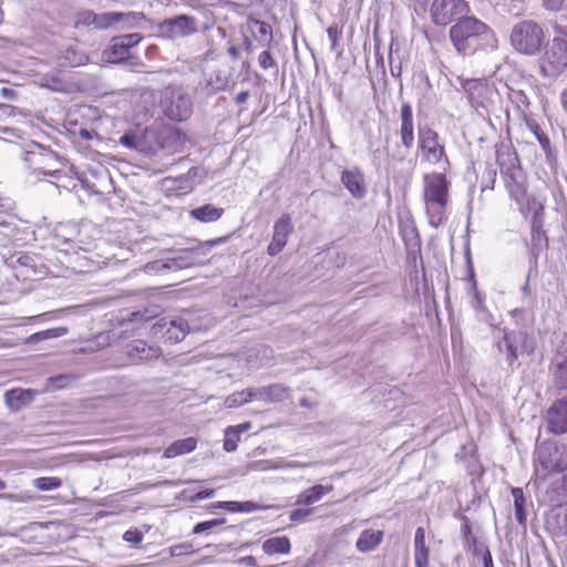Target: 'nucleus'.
<instances>
[{
    "label": "nucleus",
    "instance_id": "obj_1",
    "mask_svg": "<svg viewBox=\"0 0 567 567\" xmlns=\"http://www.w3.org/2000/svg\"><path fill=\"white\" fill-rule=\"evenodd\" d=\"M450 182L443 173H430L423 176V200L429 224L437 228L446 220Z\"/></svg>",
    "mask_w": 567,
    "mask_h": 567
},
{
    "label": "nucleus",
    "instance_id": "obj_2",
    "mask_svg": "<svg viewBox=\"0 0 567 567\" xmlns=\"http://www.w3.org/2000/svg\"><path fill=\"white\" fill-rule=\"evenodd\" d=\"M491 34L488 27L474 17L464 16L450 29V39L456 51L463 55L473 54L481 41Z\"/></svg>",
    "mask_w": 567,
    "mask_h": 567
},
{
    "label": "nucleus",
    "instance_id": "obj_3",
    "mask_svg": "<svg viewBox=\"0 0 567 567\" xmlns=\"http://www.w3.org/2000/svg\"><path fill=\"white\" fill-rule=\"evenodd\" d=\"M537 477L550 474H565L567 471V445L547 440L536 445L534 452Z\"/></svg>",
    "mask_w": 567,
    "mask_h": 567
},
{
    "label": "nucleus",
    "instance_id": "obj_4",
    "mask_svg": "<svg viewBox=\"0 0 567 567\" xmlns=\"http://www.w3.org/2000/svg\"><path fill=\"white\" fill-rule=\"evenodd\" d=\"M462 87L467 94L471 105L480 114H494L501 110V94L497 89L483 79H466Z\"/></svg>",
    "mask_w": 567,
    "mask_h": 567
},
{
    "label": "nucleus",
    "instance_id": "obj_5",
    "mask_svg": "<svg viewBox=\"0 0 567 567\" xmlns=\"http://www.w3.org/2000/svg\"><path fill=\"white\" fill-rule=\"evenodd\" d=\"M513 48L523 54L535 55L539 52L544 40L543 27L534 20H523L516 23L509 35Z\"/></svg>",
    "mask_w": 567,
    "mask_h": 567
},
{
    "label": "nucleus",
    "instance_id": "obj_6",
    "mask_svg": "<svg viewBox=\"0 0 567 567\" xmlns=\"http://www.w3.org/2000/svg\"><path fill=\"white\" fill-rule=\"evenodd\" d=\"M539 69L542 74L548 78H557L567 69L566 39L555 37L544 45Z\"/></svg>",
    "mask_w": 567,
    "mask_h": 567
},
{
    "label": "nucleus",
    "instance_id": "obj_7",
    "mask_svg": "<svg viewBox=\"0 0 567 567\" xmlns=\"http://www.w3.org/2000/svg\"><path fill=\"white\" fill-rule=\"evenodd\" d=\"M226 238H217L199 243L194 247L168 250L171 256L166 257L168 271H177L197 266L202 262V258L207 256L216 245L224 243Z\"/></svg>",
    "mask_w": 567,
    "mask_h": 567
},
{
    "label": "nucleus",
    "instance_id": "obj_8",
    "mask_svg": "<svg viewBox=\"0 0 567 567\" xmlns=\"http://www.w3.org/2000/svg\"><path fill=\"white\" fill-rule=\"evenodd\" d=\"M542 477L539 502L550 507H560L567 502V474H550Z\"/></svg>",
    "mask_w": 567,
    "mask_h": 567
},
{
    "label": "nucleus",
    "instance_id": "obj_9",
    "mask_svg": "<svg viewBox=\"0 0 567 567\" xmlns=\"http://www.w3.org/2000/svg\"><path fill=\"white\" fill-rule=\"evenodd\" d=\"M417 147L423 162L439 164L442 159L449 163L445 147L440 143L439 134L429 125L417 128Z\"/></svg>",
    "mask_w": 567,
    "mask_h": 567
},
{
    "label": "nucleus",
    "instance_id": "obj_10",
    "mask_svg": "<svg viewBox=\"0 0 567 567\" xmlns=\"http://www.w3.org/2000/svg\"><path fill=\"white\" fill-rule=\"evenodd\" d=\"M468 12L467 2L464 0H433L430 7V16L436 25L455 23Z\"/></svg>",
    "mask_w": 567,
    "mask_h": 567
},
{
    "label": "nucleus",
    "instance_id": "obj_11",
    "mask_svg": "<svg viewBox=\"0 0 567 567\" xmlns=\"http://www.w3.org/2000/svg\"><path fill=\"white\" fill-rule=\"evenodd\" d=\"M518 347L522 351L533 352V340L524 331H507L504 330L503 339L497 342L498 352L505 355V360L511 369L518 359Z\"/></svg>",
    "mask_w": 567,
    "mask_h": 567
},
{
    "label": "nucleus",
    "instance_id": "obj_12",
    "mask_svg": "<svg viewBox=\"0 0 567 567\" xmlns=\"http://www.w3.org/2000/svg\"><path fill=\"white\" fill-rule=\"evenodd\" d=\"M158 32L171 40L190 37L198 32V20L187 14L168 18L158 24Z\"/></svg>",
    "mask_w": 567,
    "mask_h": 567
},
{
    "label": "nucleus",
    "instance_id": "obj_13",
    "mask_svg": "<svg viewBox=\"0 0 567 567\" xmlns=\"http://www.w3.org/2000/svg\"><path fill=\"white\" fill-rule=\"evenodd\" d=\"M59 156L55 152L45 148L40 144H34L31 150L24 153L23 161L34 171H39L43 175L56 176L60 171L53 168Z\"/></svg>",
    "mask_w": 567,
    "mask_h": 567
},
{
    "label": "nucleus",
    "instance_id": "obj_14",
    "mask_svg": "<svg viewBox=\"0 0 567 567\" xmlns=\"http://www.w3.org/2000/svg\"><path fill=\"white\" fill-rule=\"evenodd\" d=\"M142 39L143 38L140 33L114 37L111 40L109 49L105 51L109 62H122L127 55H130V50L137 45Z\"/></svg>",
    "mask_w": 567,
    "mask_h": 567
},
{
    "label": "nucleus",
    "instance_id": "obj_15",
    "mask_svg": "<svg viewBox=\"0 0 567 567\" xmlns=\"http://www.w3.org/2000/svg\"><path fill=\"white\" fill-rule=\"evenodd\" d=\"M293 231V225L289 214H282L274 225L271 243L267 247L270 256L278 255L286 246L288 237Z\"/></svg>",
    "mask_w": 567,
    "mask_h": 567
},
{
    "label": "nucleus",
    "instance_id": "obj_16",
    "mask_svg": "<svg viewBox=\"0 0 567 567\" xmlns=\"http://www.w3.org/2000/svg\"><path fill=\"white\" fill-rule=\"evenodd\" d=\"M155 333L164 332L166 338L173 342H179L189 331L188 322L184 318H162L153 324Z\"/></svg>",
    "mask_w": 567,
    "mask_h": 567
},
{
    "label": "nucleus",
    "instance_id": "obj_17",
    "mask_svg": "<svg viewBox=\"0 0 567 567\" xmlns=\"http://www.w3.org/2000/svg\"><path fill=\"white\" fill-rule=\"evenodd\" d=\"M547 430L554 434L567 432V398L556 400L547 411Z\"/></svg>",
    "mask_w": 567,
    "mask_h": 567
},
{
    "label": "nucleus",
    "instance_id": "obj_18",
    "mask_svg": "<svg viewBox=\"0 0 567 567\" xmlns=\"http://www.w3.org/2000/svg\"><path fill=\"white\" fill-rule=\"evenodd\" d=\"M543 226V208L539 207L532 218L530 254L535 259L538 258L539 254L548 247V238Z\"/></svg>",
    "mask_w": 567,
    "mask_h": 567
},
{
    "label": "nucleus",
    "instance_id": "obj_19",
    "mask_svg": "<svg viewBox=\"0 0 567 567\" xmlns=\"http://www.w3.org/2000/svg\"><path fill=\"white\" fill-rule=\"evenodd\" d=\"M193 104L184 94H173L169 102L165 104V115L173 121H185L192 115Z\"/></svg>",
    "mask_w": 567,
    "mask_h": 567
},
{
    "label": "nucleus",
    "instance_id": "obj_20",
    "mask_svg": "<svg viewBox=\"0 0 567 567\" xmlns=\"http://www.w3.org/2000/svg\"><path fill=\"white\" fill-rule=\"evenodd\" d=\"M401 126L399 131L402 146L410 151L414 144V120L413 110L410 103L404 102L400 109Z\"/></svg>",
    "mask_w": 567,
    "mask_h": 567
},
{
    "label": "nucleus",
    "instance_id": "obj_21",
    "mask_svg": "<svg viewBox=\"0 0 567 567\" xmlns=\"http://www.w3.org/2000/svg\"><path fill=\"white\" fill-rule=\"evenodd\" d=\"M496 162L499 166L501 174L507 176L513 183H517V174L519 172V161L515 151L509 147L496 151Z\"/></svg>",
    "mask_w": 567,
    "mask_h": 567
},
{
    "label": "nucleus",
    "instance_id": "obj_22",
    "mask_svg": "<svg viewBox=\"0 0 567 567\" xmlns=\"http://www.w3.org/2000/svg\"><path fill=\"white\" fill-rule=\"evenodd\" d=\"M162 351L158 347L148 346L144 340H134L126 346L127 357L135 363L157 359Z\"/></svg>",
    "mask_w": 567,
    "mask_h": 567
},
{
    "label": "nucleus",
    "instance_id": "obj_23",
    "mask_svg": "<svg viewBox=\"0 0 567 567\" xmlns=\"http://www.w3.org/2000/svg\"><path fill=\"white\" fill-rule=\"evenodd\" d=\"M341 182L354 198L361 199L365 196L364 176L360 171L344 169L341 173Z\"/></svg>",
    "mask_w": 567,
    "mask_h": 567
},
{
    "label": "nucleus",
    "instance_id": "obj_24",
    "mask_svg": "<svg viewBox=\"0 0 567 567\" xmlns=\"http://www.w3.org/2000/svg\"><path fill=\"white\" fill-rule=\"evenodd\" d=\"M313 463L287 462L284 458L259 460L250 462L247 467L250 471H270L285 468H306L312 466Z\"/></svg>",
    "mask_w": 567,
    "mask_h": 567
},
{
    "label": "nucleus",
    "instance_id": "obj_25",
    "mask_svg": "<svg viewBox=\"0 0 567 567\" xmlns=\"http://www.w3.org/2000/svg\"><path fill=\"white\" fill-rule=\"evenodd\" d=\"M141 19V16L135 12L122 13V12H104L96 13L95 27L97 29H106L117 22L125 21L128 24L136 23Z\"/></svg>",
    "mask_w": 567,
    "mask_h": 567
},
{
    "label": "nucleus",
    "instance_id": "obj_26",
    "mask_svg": "<svg viewBox=\"0 0 567 567\" xmlns=\"http://www.w3.org/2000/svg\"><path fill=\"white\" fill-rule=\"evenodd\" d=\"M383 535L382 530L364 529L357 539L355 548L360 553L372 551L382 543Z\"/></svg>",
    "mask_w": 567,
    "mask_h": 567
},
{
    "label": "nucleus",
    "instance_id": "obj_27",
    "mask_svg": "<svg viewBox=\"0 0 567 567\" xmlns=\"http://www.w3.org/2000/svg\"><path fill=\"white\" fill-rule=\"evenodd\" d=\"M430 549L425 545V530L423 527H417L414 536V559L415 567L429 566Z\"/></svg>",
    "mask_w": 567,
    "mask_h": 567
},
{
    "label": "nucleus",
    "instance_id": "obj_28",
    "mask_svg": "<svg viewBox=\"0 0 567 567\" xmlns=\"http://www.w3.org/2000/svg\"><path fill=\"white\" fill-rule=\"evenodd\" d=\"M224 215V208L212 204H205L189 212V216L200 223H214Z\"/></svg>",
    "mask_w": 567,
    "mask_h": 567
},
{
    "label": "nucleus",
    "instance_id": "obj_29",
    "mask_svg": "<svg viewBox=\"0 0 567 567\" xmlns=\"http://www.w3.org/2000/svg\"><path fill=\"white\" fill-rule=\"evenodd\" d=\"M196 444L197 442L194 437L177 440L165 449L163 456L166 458H173L182 454L190 453L196 449Z\"/></svg>",
    "mask_w": 567,
    "mask_h": 567
},
{
    "label": "nucleus",
    "instance_id": "obj_30",
    "mask_svg": "<svg viewBox=\"0 0 567 567\" xmlns=\"http://www.w3.org/2000/svg\"><path fill=\"white\" fill-rule=\"evenodd\" d=\"M290 548V540L286 536L272 537L262 543V550L268 555L288 554Z\"/></svg>",
    "mask_w": 567,
    "mask_h": 567
},
{
    "label": "nucleus",
    "instance_id": "obj_31",
    "mask_svg": "<svg viewBox=\"0 0 567 567\" xmlns=\"http://www.w3.org/2000/svg\"><path fill=\"white\" fill-rule=\"evenodd\" d=\"M332 489V486H322V485H315L306 491H303L297 498V504L299 505H310L313 504L322 498V496L330 492Z\"/></svg>",
    "mask_w": 567,
    "mask_h": 567
},
{
    "label": "nucleus",
    "instance_id": "obj_32",
    "mask_svg": "<svg viewBox=\"0 0 567 567\" xmlns=\"http://www.w3.org/2000/svg\"><path fill=\"white\" fill-rule=\"evenodd\" d=\"M511 102L515 105L519 115L524 118L527 117L530 107V100L528 94L523 90L511 89L508 93Z\"/></svg>",
    "mask_w": 567,
    "mask_h": 567
},
{
    "label": "nucleus",
    "instance_id": "obj_33",
    "mask_svg": "<svg viewBox=\"0 0 567 567\" xmlns=\"http://www.w3.org/2000/svg\"><path fill=\"white\" fill-rule=\"evenodd\" d=\"M547 526L553 529L556 535H567V507L549 515L547 517Z\"/></svg>",
    "mask_w": 567,
    "mask_h": 567
},
{
    "label": "nucleus",
    "instance_id": "obj_34",
    "mask_svg": "<svg viewBox=\"0 0 567 567\" xmlns=\"http://www.w3.org/2000/svg\"><path fill=\"white\" fill-rule=\"evenodd\" d=\"M252 34L262 43L269 44L272 41V30L270 24L252 19L249 22Z\"/></svg>",
    "mask_w": 567,
    "mask_h": 567
},
{
    "label": "nucleus",
    "instance_id": "obj_35",
    "mask_svg": "<svg viewBox=\"0 0 567 567\" xmlns=\"http://www.w3.org/2000/svg\"><path fill=\"white\" fill-rule=\"evenodd\" d=\"M512 495L514 498V508H515V518L517 523L522 526L526 525V498L524 496V492L519 487H514L512 489Z\"/></svg>",
    "mask_w": 567,
    "mask_h": 567
},
{
    "label": "nucleus",
    "instance_id": "obj_36",
    "mask_svg": "<svg viewBox=\"0 0 567 567\" xmlns=\"http://www.w3.org/2000/svg\"><path fill=\"white\" fill-rule=\"evenodd\" d=\"M66 333H68V329L65 327L51 328V329H47V330L31 334L27 339V343L35 344L38 342H41V341H44L48 339H55V338L63 337Z\"/></svg>",
    "mask_w": 567,
    "mask_h": 567
},
{
    "label": "nucleus",
    "instance_id": "obj_37",
    "mask_svg": "<svg viewBox=\"0 0 567 567\" xmlns=\"http://www.w3.org/2000/svg\"><path fill=\"white\" fill-rule=\"evenodd\" d=\"M6 400L10 409L19 410L22 404L31 400L30 390H13L6 393Z\"/></svg>",
    "mask_w": 567,
    "mask_h": 567
},
{
    "label": "nucleus",
    "instance_id": "obj_38",
    "mask_svg": "<svg viewBox=\"0 0 567 567\" xmlns=\"http://www.w3.org/2000/svg\"><path fill=\"white\" fill-rule=\"evenodd\" d=\"M290 389L280 383H274L267 386V403H278L289 396Z\"/></svg>",
    "mask_w": 567,
    "mask_h": 567
},
{
    "label": "nucleus",
    "instance_id": "obj_39",
    "mask_svg": "<svg viewBox=\"0 0 567 567\" xmlns=\"http://www.w3.org/2000/svg\"><path fill=\"white\" fill-rule=\"evenodd\" d=\"M247 389H245L243 391H237L229 394L224 401L225 406L227 409H234L241 406L245 403H248L249 398L247 396Z\"/></svg>",
    "mask_w": 567,
    "mask_h": 567
},
{
    "label": "nucleus",
    "instance_id": "obj_40",
    "mask_svg": "<svg viewBox=\"0 0 567 567\" xmlns=\"http://www.w3.org/2000/svg\"><path fill=\"white\" fill-rule=\"evenodd\" d=\"M471 292L473 293L472 307L476 312L485 311L484 298L477 290V284L474 277V271L471 269Z\"/></svg>",
    "mask_w": 567,
    "mask_h": 567
},
{
    "label": "nucleus",
    "instance_id": "obj_41",
    "mask_svg": "<svg viewBox=\"0 0 567 567\" xmlns=\"http://www.w3.org/2000/svg\"><path fill=\"white\" fill-rule=\"evenodd\" d=\"M33 485L40 491H53L61 487L62 481L59 477H38Z\"/></svg>",
    "mask_w": 567,
    "mask_h": 567
},
{
    "label": "nucleus",
    "instance_id": "obj_42",
    "mask_svg": "<svg viewBox=\"0 0 567 567\" xmlns=\"http://www.w3.org/2000/svg\"><path fill=\"white\" fill-rule=\"evenodd\" d=\"M554 383L556 386L567 390V360L557 364L554 372Z\"/></svg>",
    "mask_w": 567,
    "mask_h": 567
},
{
    "label": "nucleus",
    "instance_id": "obj_43",
    "mask_svg": "<svg viewBox=\"0 0 567 567\" xmlns=\"http://www.w3.org/2000/svg\"><path fill=\"white\" fill-rule=\"evenodd\" d=\"M238 441H239L238 431L227 427L225 430L224 450L226 452L236 451Z\"/></svg>",
    "mask_w": 567,
    "mask_h": 567
},
{
    "label": "nucleus",
    "instance_id": "obj_44",
    "mask_svg": "<svg viewBox=\"0 0 567 567\" xmlns=\"http://www.w3.org/2000/svg\"><path fill=\"white\" fill-rule=\"evenodd\" d=\"M229 83V76L226 73H221V71H217L215 78L213 75L208 80V84L212 86L214 91H221L227 87Z\"/></svg>",
    "mask_w": 567,
    "mask_h": 567
},
{
    "label": "nucleus",
    "instance_id": "obj_45",
    "mask_svg": "<svg viewBox=\"0 0 567 567\" xmlns=\"http://www.w3.org/2000/svg\"><path fill=\"white\" fill-rule=\"evenodd\" d=\"M225 522H226L225 518H216V519H212V520L200 522L194 526L193 533L202 534L205 532H209L213 528H215L219 525H223Z\"/></svg>",
    "mask_w": 567,
    "mask_h": 567
},
{
    "label": "nucleus",
    "instance_id": "obj_46",
    "mask_svg": "<svg viewBox=\"0 0 567 567\" xmlns=\"http://www.w3.org/2000/svg\"><path fill=\"white\" fill-rule=\"evenodd\" d=\"M144 271L150 275L162 272V271H168L166 258H162L158 260L147 262L144 266Z\"/></svg>",
    "mask_w": 567,
    "mask_h": 567
},
{
    "label": "nucleus",
    "instance_id": "obj_47",
    "mask_svg": "<svg viewBox=\"0 0 567 567\" xmlns=\"http://www.w3.org/2000/svg\"><path fill=\"white\" fill-rule=\"evenodd\" d=\"M120 143L131 150L140 148V138L135 133H125L121 136Z\"/></svg>",
    "mask_w": 567,
    "mask_h": 567
},
{
    "label": "nucleus",
    "instance_id": "obj_48",
    "mask_svg": "<svg viewBox=\"0 0 567 567\" xmlns=\"http://www.w3.org/2000/svg\"><path fill=\"white\" fill-rule=\"evenodd\" d=\"M13 228L7 220L0 219V246H6L12 236Z\"/></svg>",
    "mask_w": 567,
    "mask_h": 567
},
{
    "label": "nucleus",
    "instance_id": "obj_49",
    "mask_svg": "<svg viewBox=\"0 0 567 567\" xmlns=\"http://www.w3.org/2000/svg\"><path fill=\"white\" fill-rule=\"evenodd\" d=\"M258 63L264 70L271 68L277 70V63L269 51H262L258 55Z\"/></svg>",
    "mask_w": 567,
    "mask_h": 567
},
{
    "label": "nucleus",
    "instance_id": "obj_50",
    "mask_svg": "<svg viewBox=\"0 0 567 567\" xmlns=\"http://www.w3.org/2000/svg\"><path fill=\"white\" fill-rule=\"evenodd\" d=\"M315 508H297L290 513V520L295 523L305 522L310 515H312Z\"/></svg>",
    "mask_w": 567,
    "mask_h": 567
},
{
    "label": "nucleus",
    "instance_id": "obj_51",
    "mask_svg": "<svg viewBox=\"0 0 567 567\" xmlns=\"http://www.w3.org/2000/svg\"><path fill=\"white\" fill-rule=\"evenodd\" d=\"M96 13L91 10H83L78 13L76 24L95 25Z\"/></svg>",
    "mask_w": 567,
    "mask_h": 567
},
{
    "label": "nucleus",
    "instance_id": "obj_52",
    "mask_svg": "<svg viewBox=\"0 0 567 567\" xmlns=\"http://www.w3.org/2000/svg\"><path fill=\"white\" fill-rule=\"evenodd\" d=\"M247 396L249 402L252 400H259L267 403V386L249 388L247 389Z\"/></svg>",
    "mask_w": 567,
    "mask_h": 567
},
{
    "label": "nucleus",
    "instance_id": "obj_53",
    "mask_svg": "<svg viewBox=\"0 0 567 567\" xmlns=\"http://www.w3.org/2000/svg\"><path fill=\"white\" fill-rule=\"evenodd\" d=\"M121 63L134 72H138L144 66V63L138 58L132 56L131 54L127 55Z\"/></svg>",
    "mask_w": 567,
    "mask_h": 567
},
{
    "label": "nucleus",
    "instance_id": "obj_54",
    "mask_svg": "<svg viewBox=\"0 0 567 567\" xmlns=\"http://www.w3.org/2000/svg\"><path fill=\"white\" fill-rule=\"evenodd\" d=\"M190 553H194L193 545L190 543H182L171 548L172 556H182Z\"/></svg>",
    "mask_w": 567,
    "mask_h": 567
},
{
    "label": "nucleus",
    "instance_id": "obj_55",
    "mask_svg": "<svg viewBox=\"0 0 567 567\" xmlns=\"http://www.w3.org/2000/svg\"><path fill=\"white\" fill-rule=\"evenodd\" d=\"M327 33L329 37V40L331 41V50L336 51L338 48V42L341 37V31L338 29L337 25H330L327 29Z\"/></svg>",
    "mask_w": 567,
    "mask_h": 567
},
{
    "label": "nucleus",
    "instance_id": "obj_56",
    "mask_svg": "<svg viewBox=\"0 0 567 567\" xmlns=\"http://www.w3.org/2000/svg\"><path fill=\"white\" fill-rule=\"evenodd\" d=\"M535 136L537 137L542 148L545 151L546 154L550 152V141L546 134H544L542 131H539V127L536 125L534 130Z\"/></svg>",
    "mask_w": 567,
    "mask_h": 567
},
{
    "label": "nucleus",
    "instance_id": "obj_57",
    "mask_svg": "<svg viewBox=\"0 0 567 567\" xmlns=\"http://www.w3.org/2000/svg\"><path fill=\"white\" fill-rule=\"evenodd\" d=\"M123 539L127 543L140 544L143 540V534L137 529H128L124 533Z\"/></svg>",
    "mask_w": 567,
    "mask_h": 567
},
{
    "label": "nucleus",
    "instance_id": "obj_58",
    "mask_svg": "<svg viewBox=\"0 0 567 567\" xmlns=\"http://www.w3.org/2000/svg\"><path fill=\"white\" fill-rule=\"evenodd\" d=\"M16 208V203L9 198L0 195V214H9Z\"/></svg>",
    "mask_w": 567,
    "mask_h": 567
},
{
    "label": "nucleus",
    "instance_id": "obj_59",
    "mask_svg": "<svg viewBox=\"0 0 567 567\" xmlns=\"http://www.w3.org/2000/svg\"><path fill=\"white\" fill-rule=\"evenodd\" d=\"M259 506L255 504L254 502H236V512H244V513H250L254 511H257Z\"/></svg>",
    "mask_w": 567,
    "mask_h": 567
},
{
    "label": "nucleus",
    "instance_id": "obj_60",
    "mask_svg": "<svg viewBox=\"0 0 567 567\" xmlns=\"http://www.w3.org/2000/svg\"><path fill=\"white\" fill-rule=\"evenodd\" d=\"M389 63H390V72L393 76L399 78L402 72L401 64L393 65V43L390 45V52H389Z\"/></svg>",
    "mask_w": 567,
    "mask_h": 567
},
{
    "label": "nucleus",
    "instance_id": "obj_61",
    "mask_svg": "<svg viewBox=\"0 0 567 567\" xmlns=\"http://www.w3.org/2000/svg\"><path fill=\"white\" fill-rule=\"evenodd\" d=\"M216 491L214 488H207V489H203V491H199L198 493H196L193 497H192V501L193 502H198V501H202V499H206V498H210L215 495Z\"/></svg>",
    "mask_w": 567,
    "mask_h": 567
},
{
    "label": "nucleus",
    "instance_id": "obj_62",
    "mask_svg": "<svg viewBox=\"0 0 567 567\" xmlns=\"http://www.w3.org/2000/svg\"><path fill=\"white\" fill-rule=\"evenodd\" d=\"M556 351L559 355L567 358V333H564L559 339Z\"/></svg>",
    "mask_w": 567,
    "mask_h": 567
},
{
    "label": "nucleus",
    "instance_id": "obj_63",
    "mask_svg": "<svg viewBox=\"0 0 567 567\" xmlns=\"http://www.w3.org/2000/svg\"><path fill=\"white\" fill-rule=\"evenodd\" d=\"M546 9L556 11L559 10L565 0H543Z\"/></svg>",
    "mask_w": 567,
    "mask_h": 567
},
{
    "label": "nucleus",
    "instance_id": "obj_64",
    "mask_svg": "<svg viewBox=\"0 0 567 567\" xmlns=\"http://www.w3.org/2000/svg\"><path fill=\"white\" fill-rule=\"evenodd\" d=\"M214 508H223L228 512L235 513L236 502H217L213 505Z\"/></svg>",
    "mask_w": 567,
    "mask_h": 567
}]
</instances>
